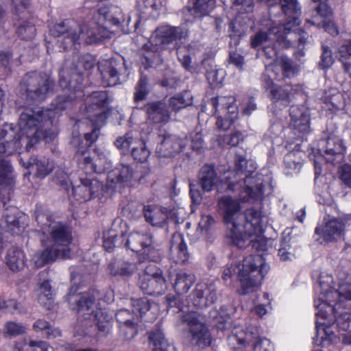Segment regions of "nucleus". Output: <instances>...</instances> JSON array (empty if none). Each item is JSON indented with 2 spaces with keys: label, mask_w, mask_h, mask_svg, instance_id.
I'll return each mask as SVG.
<instances>
[{
  "label": "nucleus",
  "mask_w": 351,
  "mask_h": 351,
  "mask_svg": "<svg viewBox=\"0 0 351 351\" xmlns=\"http://www.w3.org/2000/svg\"><path fill=\"white\" fill-rule=\"evenodd\" d=\"M117 147L123 152L131 150L134 160L138 162H145L147 160L150 152L147 148L144 141L134 136L132 133H127L119 137L115 141Z\"/></svg>",
  "instance_id": "nucleus-18"
},
{
  "label": "nucleus",
  "mask_w": 351,
  "mask_h": 351,
  "mask_svg": "<svg viewBox=\"0 0 351 351\" xmlns=\"http://www.w3.org/2000/svg\"><path fill=\"white\" fill-rule=\"evenodd\" d=\"M185 145V143L176 136L167 135L156 146V152L160 157H171L182 151Z\"/></svg>",
  "instance_id": "nucleus-25"
},
{
  "label": "nucleus",
  "mask_w": 351,
  "mask_h": 351,
  "mask_svg": "<svg viewBox=\"0 0 351 351\" xmlns=\"http://www.w3.org/2000/svg\"><path fill=\"white\" fill-rule=\"evenodd\" d=\"M339 173L341 180L351 187V166L347 165L341 166Z\"/></svg>",
  "instance_id": "nucleus-62"
},
{
  "label": "nucleus",
  "mask_w": 351,
  "mask_h": 351,
  "mask_svg": "<svg viewBox=\"0 0 351 351\" xmlns=\"http://www.w3.org/2000/svg\"><path fill=\"white\" fill-rule=\"evenodd\" d=\"M102 188L101 184L97 180H87L82 184L73 187L72 192L77 201L86 202Z\"/></svg>",
  "instance_id": "nucleus-26"
},
{
  "label": "nucleus",
  "mask_w": 351,
  "mask_h": 351,
  "mask_svg": "<svg viewBox=\"0 0 351 351\" xmlns=\"http://www.w3.org/2000/svg\"><path fill=\"white\" fill-rule=\"evenodd\" d=\"M132 172L128 165H120L108 175L107 186L110 189H121L132 185Z\"/></svg>",
  "instance_id": "nucleus-21"
},
{
  "label": "nucleus",
  "mask_w": 351,
  "mask_h": 351,
  "mask_svg": "<svg viewBox=\"0 0 351 351\" xmlns=\"http://www.w3.org/2000/svg\"><path fill=\"white\" fill-rule=\"evenodd\" d=\"M235 167L241 173H245L246 179L245 183H250L251 178L249 175L256 169V165L253 160H247L243 155L237 154L235 158Z\"/></svg>",
  "instance_id": "nucleus-39"
},
{
  "label": "nucleus",
  "mask_w": 351,
  "mask_h": 351,
  "mask_svg": "<svg viewBox=\"0 0 351 351\" xmlns=\"http://www.w3.org/2000/svg\"><path fill=\"white\" fill-rule=\"evenodd\" d=\"M17 32L22 39L28 40L35 36L36 29L33 23L24 22L19 26Z\"/></svg>",
  "instance_id": "nucleus-53"
},
{
  "label": "nucleus",
  "mask_w": 351,
  "mask_h": 351,
  "mask_svg": "<svg viewBox=\"0 0 351 351\" xmlns=\"http://www.w3.org/2000/svg\"><path fill=\"white\" fill-rule=\"evenodd\" d=\"M243 139V135L240 132H236L230 135L225 136L222 140L223 144L229 145L231 146L237 145L240 141Z\"/></svg>",
  "instance_id": "nucleus-61"
},
{
  "label": "nucleus",
  "mask_w": 351,
  "mask_h": 351,
  "mask_svg": "<svg viewBox=\"0 0 351 351\" xmlns=\"http://www.w3.org/2000/svg\"><path fill=\"white\" fill-rule=\"evenodd\" d=\"M211 103L215 109L217 128L223 130H228L238 117L235 98L232 96H220L213 98Z\"/></svg>",
  "instance_id": "nucleus-10"
},
{
  "label": "nucleus",
  "mask_w": 351,
  "mask_h": 351,
  "mask_svg": "<svg viewBox=\"0 0 351 351\" xmlns=\"http://www.w3.org/2000/svg\"><path fill=\"white\" fill-rule=\"evenodd\" d=\"M15 348L17 351H53V348L44 341H25L16 343Z\"/></svg>",
  "instance_id": "nucleus-43"
},
{
  "label": "nucleus",
  "mask_w": 351,
  "mask_h": 351,
  "mask_svg": "<svg viewBox=\"0 0 351 351\" xmlns=\"http://www.w3.org/2000/svg\"><path fill=\"white\" fill-rule=\"evenodd\" d=\"M216 300L215 289L213 285L204 282L197 285L192 294V302L195 306L203 308L212 304Z\"/></svg>",
  "instance_id": "nucleus-23"
},
{
  "label": "nucleus",
  "mask_w": 351,
  "mask_h": 351,
  "mask_svg": "<svg viewBox=\"0 0 351 351\" xmlns=\"http://www.w3.org/2000/svg\"><path fill=\"white\" fill-rule=\"evenodd\" d=\"M243 193L245 195L242 194L240 197V199L242 202H247L250 199H261L263 195V191L261 186L256 185L254 188H252L247 185Z\"/></svg>",
  "instance_id": "nucleus-51"
},
{
  "label": "nucleus",
  "mask_w": 351,
  "mask_h": 351,
  "mask_svg": "<svg viewBox=\"0 0 351 351\" xmlns=\"http://www.w3.org/2000/svg\"><path fill=\"white\" fill-rule=\"evenodd\" d=\"M225 10L231 16L252 12L254 8L252 0H221Z\"/></svg>",
  "instance_id": "nucleus-30"
},
{
  "label": "nucleus",
  "mask_w": 351,
  "mask_h": 351,
  "mask_svg": "<svg viewBox=\"0 0 351 351\" xmlns=\"http://www.w3.org/2000/svg\"><path fill=\"white\" fill-rule=\"evenodd\" d=\"M183 322L189 326L188 337L193 346L204 349L210 344V334L199 315L191 311L183 316Z\"/></svg>",
  "instance_id": "nucleus-11"
},
{
  "label": "nucleus",
  "mask_w": 351,
  "mask_h": 351,
  "mask_svg": "<svg viewBox=\"0 0 351 351\" xmlns=\"http://www.w3.org/2000/svg\"><path fill=\"white\" fill-rule=\"evenodd\" d=\"M295 155L289 154L285 158V171L287 175L298 174L302 167V164L299 161H295Z\"/></svg>",
  "instance_id": "nucleus-50"
},
{
  "label": "nucleus",
  "mask_w": 351,
  "mask_h": 351,
  "mask_svg": "<svg viewBox=\"0 0 351 351\" xmlns=\"http://www.w3.org/2000/svg\"><path fill=\"white\" fill-rule=\"evenodd\" d=\"M147 80L145 77H141L138 81L136 90L134 95L136 101L144 99L147 94Z\"/></svg>",
  "instance_id": "nucleus-59"
},
{
  "label": "nucleus",
  "mask_w": 351,
  "mask_h": 351,
  "mask_svg": "<svg viewBox=\"0 0 351 351\" xmlns=\"http://www.w3.org/2000/svg\"><path fill=\"white\" fill-rule=\"evenodd\" d=\"M324 224L317 227L315 233L326 241H332L341 237L343 230V223L337 219L326 218L324 220Z\"/></svg>",
  "instance_id": "nucleus-22"
},
{
  "label": "nucleus",
  "mask_w": 351,
  "mask_h": 351,
  "mask_svg": "<svg viewBox=\"0 0 351 351\" xmlns=\"http://www.w3.org/2000/svg\"><path fill=\"white\" fill-rule=\"evenodd\" d=\"M88 100L89 101H93L94 106L99 108V117L101 119L104 117H106V112H104V107L107 101L106 93L102 91L94 92L90 96Z\"/></svg>",
  "instance_id": "nucleus-48"
},
{
  "label": "nucleus",
  "mask_w": 351,
  "mask_h": 351,
  "mask_svg": "<svg viewBox=\"0 0 351 351\" xmlns=\"http://www.w3.org/2000/svg\"><path fill=\"white\" fill-rule=\"evenodd\" d=\"M320 293L315 299L316 308V329L317 340L321 339L320 343L326 341L336 342L337 339L330 326L335 322L337 326L342 330H351V315L348 312L338 311L341 308L350 307L351 302V283H341L337 291L328 289L320 282Z\"/></svg>",
  "instance_id": "nucleus-3"
},
{
  "label": "nucleus",
  "mask_w": 351,
  "mask_h": 351,
  "mask_svg": "<svg viewBox=\"0 0 351 351\" xmlns=\"http://www.w3.org/2000/svg\"><path fill=\"white\" fill-rule=\"evenodd\" d=\"M337 53L342 64L351 61V40L342 44L339 47Z\"/></svg>",
  "instance_id": "nucleus-55"
},
{
  "label": "nucleus",
  "mask_w": 351,
  "mask_h": 351,
  "mask_svg": "<svg viewBox=\"0 0 351 351\" xmlns=\"http://www.w3.org/2000/svg\"><path fill=\"white\" fill-rule=\"evenodd\" d=\"M26 328L21 324L15 322H8L3 328V335L6 338H12L25 333Z\"/></svg>",
  "instance_id": "nucleus-46"
},
{
  "label": "nucleus",
  "mask_w": 351,
  "mask_h": 351,
  "mask_svg": "<svg viewBox=\"0 0 351 351\" xmlns=\"http://www.w3.org/2000/svg\"><path fill=\"white\" fill-rule=\"evenodd\" d=\"M123 234L119 237L117 233L111 230L104 234V247L108 250L110 251L116 245H119L122 243V238Z\"/></svg>",
  "instance_id": "nucleus-49"
},
{
  "label": "nucleus",
  "mask_w": 351,
  "mask_h": 351,
  "mask_svg": "<svg viewBox=\"0 0 351 351\" xmlns=\"http://www.w3.org/2000/svg\"><path fill=\"white\" fill-rule=\"evenodd\" d=\"M280 3L282 9L286 14L297 15L298 11L300 10L297 0H280ZM292 19L286 24L277 27L272 26L269 22L266 24V26H269V32L261 29L251 38V46L255 49L262 47L267 58L271 60L269 62H265L267 71L276 72L280 69L287 77L293 76L295 73V69L287 57H278L277 51L271 45H273L274 39H276L277 44L282 47L287 48L290 46V42L285 39V35L291 33V30L295 33L296 27L300 23L297 16H293Z\"/></svg>",
  "instance_id": "nucleus-4"
},
{
  "label": "nucleus",
  "mask_w": 351,
  "mask_h": 351,
  "mask_svg": "<svg viewBox=\"0 0 351 351\" xmlns=\"http://www.w3.org/2000/svg\"><path fill=\"white\" fill-rule=\"evenodd\" d=\"M140 287L147 294L159 295L165 292L167 283L161 269L149 265L140 276Z\"/></svg>",
  "instance_id": "nucleus-16"
},
{
  "label": "nucleus",
  "mask_w": 351,
  "mask_h": 351,
  "mask_svg": "<svg viewBox=\"0 0 351 351\" xmlns=\"http://www.w3.org/2000/svg\"><path fill=\"white\" fill-rule=\"evenodd\" d=\"M14 183L13 169L9 161L0 159V188L12 186Z\"/></svg>",
  "instance_id": "nucleus-42"
},
{
  "label": "nucleus",
  "mask_w": 351,
  "mask_h": 351,
  "mask_svg": "<svg viewBox=\"0 0 351 351\" xmlns=\"http://www.w3.org/2000/svg\"><path fill=\"white\" fill-rule=\"evenodd\" d=\"M345 147L341 140L329 138L326 143L325 158L328 162H334L336 160H341L345 152Z\"/></svg>",
  "instance_id": "nucleus-33"
},
{
  "label": "nucleus",
  "mask_w": 351,
  "mask_h": 351,
  "mask_svg": "<svg viewBox=\"0 0 351 351\" xmlns=\"http://www.w3.org/2000/svg\"><path fill=\"white\" fill-rule=\"evenodd\" d=\"M322 23V27L325 29L326 32L329 33L332 36H336L339 34V30L337 27L333 20L330 18L326 20H322L319 22L317 19V17H315L312 21V24L314 25H317V27H320Z\"/></svg>",
  "instance_id": "nucleus-52"
},
{
  "label": "nucleus",
  "mask_w": 351,
  "mask_h": 351,
  "mask_svg": "<svg viewBox=\"0 0 351 351\" xmlns=\"http://www.w3.org/2000/svg\"><path fill=\"white\" fill-rule=\"evenodd\" d=\"M1 309L11 313H16L18 312H21L20 304L14 300L2 301Z\"/></svg>",
  "instance_id": "nucleus-60"
},
{
  "label": "nucleus",
  "mask_w": 351,
  "mask_h": 351,
  "mask_svg": "<svg viewBox=\"0 0 351 351\" xmlns=\"http://www.w3.org/2000/svg\"><path fill=\"white\" fill-rule=\"evenodd\" d=\"M178 57L182 66L187 70L190 69L191 54H195V48L193 46L189 45L187 47H178Z\"/></svg>",
  "instance_id": "nucleus-47"
},
{
  "label": "nucleus",
  "mask_w": 351,
  "mask_h": 351,
  "mask_svg": "<svg viewBox=\"0 0 351 351\" xmlns=\"http://www.w3.org/2000/svg\"><path fill=\"white\" fill-rule=\"evenodd\" d=\"M199 184L205 192H210L217 190L219 193L234 191V187L238 184H233L228 180V176L221 179L215 168L211 165H204L202 167L199 173Z\"/></svg>",
  "instance_id": "nucleus-12"
},
{
  "label": "nucleus",
  "mask_w": 351,
  "mask_h": 351,
  "mask_svg": "<svg viewBox=\"0 0 351 351\" xmlns=\"http://www.w3.org/2000/svg\"><path fill=\"white\" fill-rule=\"evenodd\" d=\"M145 109L148 119L155 123H165L169 120V113L164 104H149Z\"/></svg>",
  "instance_id": "nucleus-31"
},
{
  "label": "nucleus",
  "mask_w": 351,
  "mask_h": 351,
  "mask_svg": "<svg viewBox=\"0 0 351 351\" xmlns=\"http://www.w3.org/2000/svg\"><path fill=\"white\" fill-rule=\"evenodd\" d=\"M187 30L182 27H171L164 25L158 27L154 35L151 37V40L144 45V48L147 51L156 52L160 49H162L169 45H172L173 47H176L178 41L184 38L187 36Z\"/></svg>",
  "instance_id": "nucleus-9"
},
{
  "label": "nucleus",
  "mask_w": 351,
  "mask_h": 351,
  "mask_svg": "<svg viewBox=\"0 0 351 351\" xmlns=\"http://www.w3.org/2000/svg\"><path fill=\"white\" fill-rule=\"evenodd\" d=\"M36 295L38 301L41 305L47 308L51 307L53 300V294L49 281H43L39 285L36 290Z\"/></svg>",
  "instance_id": "nucleus-41"
},
{
  "label": "nucleus",
  "mask_w": 351,
  "mask_h": 351,
  "mask_svg": "<svg viewBox=\"0 0 351 351\" xmlns=\"http://www.w3.org/2000/svg\"><path fill=\"white\" fill-rule=\"evenodd\" d=\"M27 169H36V176L40 178H44L47 176L53 169V165L47 158H42L37 159L31 158L27 164L23 163Z\"/></svg>",
  "instance_id": "nucleus-36"
},
{
  "label": "nucleus",
  "mask_w": 351,
  "mask_h": 351,
  "mask_svg": "<svg viewBox=\"0 0 351 351\" xmlns=\"http://www.w3.org/2000/svg\"><path fill=\"white\" fill-rule=\"evenodd\" d=\"M225 77V72L223 69H214L207 73V80L213 87H217L222 84Z\"/></svg>",
  "instance_id": "nucleus-54"
},
{
  "label": "nucleus",
  "mask_w": 351,
  "mask_h": 351,
  "mask_svg": "<svg viewBox=\"0 0 351 351\" xmlns=\"http://www.w3.org/2000/svg\"><path fill=\"white\" fill-rule=\"evenodd\" d=\"M133 313H131L126 309H121L116 315L119 325H125L130 323H137L138 316L142 317L146 313L153 315L155 317L158 315L160 309L156 303H151L146 298L135 300L132 302Z\"/></svg>",
  "instance_id": "nucleus-14"
},
{
  "label": "nucleus",
  "mask_w": 351,
  "mask_h": 351,
  "mask_svg": "<svg viewBox=\"0 0 351 351\" xmlns=\"http://www.w3.org/2000/svg\"><path fill=\"white\" fill-rule=\"evenodd\" d=\"M269 269V267L263 256L251 255L246 256L239 265L224 268L222 277L226 280L230 278L232 272L237 274L240 282V289L237 291L241 295H245L256 292L259 289Z\"/></svg>",
  "instance_id": "nucleus-7"
},
{
  "label": "nucleus",
  "mask_w": 351,
  "mask_h": 351,
  "mask_svg": "<svg viewBox=\"0 0 351 351\" xmlns=\"http://www.w3.org/2000/svg\"><path fill=\"white\" fill-rule=\"evenodd\" d=\"M115 66L116 62L112 60H102L99 62V70L104 86H114L119 82V78Z\"/></svg>",
  "instance_id": "nucleus-27"
},
{
  "label": "nucleus",
  "mask_w": 351,
  "mask_h": 351,
  "mask_svg": "<svg viewBox=\"0 0 351 351\" xmlns=\"http://www.w3.org/2000/svg\"><path fill=\"white\" fill-rule=\"evenodd\" d=\"M218 206L223 212L226 237L230 245L243 249L252 244L258 250H265L263 226L267 217L261 209L251 208L241 213L238 201L228 195L221 197Z\"/></svg>",
  "instance_id": "nucleus-2"
},
{
  "label": "nucleus",
  "mask_w": 351,
  "mask_h": 351,
  "mask_svg": "<svg viewBox=\"0 0 351 351\" xmlns=\"http://www.w3.org/2000/svg\"><path fill=\"white\" fill-rule=\"evenodd\" d=\"M334 63V58L332 55L331 49L325 45L322 46V53L321 56L320 66L322 69H328Z\"/></svg>",
  "instance_id": "nucleus-58"
},
{
  "label": "nucleus",
  "mask_w": 351,
  "mask_h": 351,
  "mask_svg": "<svg viewBox=\"0 0 351 351\" xmlns=\"http://www.w3.org/2000/svg\"><path fill=\"white\" fill-rule=\"evenodd\" d=\"M229 346L234 350H241L251 343H254V351H274L271 341L259 337L258 329L254 326L244 328L236 326L228 337Z\"/></svg>",
  "instance_id": "nucleus-8"
},
{
  "label": "nucleus",
  "mask_w": 351,
  "mask_h": 351,
  "mask_svg": "<svg viewBox=\"0 0 351 351\" xmlns=\"http://www.w3.org/2000/svg\"><path fill=\"white\" fill-rule=\"evenodd\" d=\"M290 126L295 134L302 137L309 130V113L305 106H292L290 108Z\"/></svg>",
  "instance_id": "nucleus-19"
},
{
  "label": "nucleus",
  "mask_w": 351,
  "mask_h": 351,
  "mask_svg": "<svg viewBox=\"0 0 351 351\" xmlns=\"http://www.w3.org/2000/svg\"><path fill=\"white\" fill-rule=\"evenodd\" d=\"M214 0H189V8L193 14L201 17L208 14L213 9Z\"/></svg>",
  "instance_id": "nucleus-40"
},
{
  "label": "nucleus",
  "mask_w": 351,
  "mask_h": 351,
  "mask_svg": "<svg viewBox=\"0 0 351 351\" xmlns=\"http://www.w3.org/2000/svg\"><path fill=\"white\" fill-rule=\"evenodd\" d=\"M195 280V278L193 274L184 271H178L173 282L174 289L178 294L186 293L194 284Z\"/></svg>",
  "instance_id": "nucleus-35"
},
{
  "label": "nucleus",
  "mask_w": 351,
  "mask_h": 351,
  "mask_svg": "<svg viewBox=\"0 0 351 351\" xmlns=\"http://www.w3.org/2000/svg\"><path fill=\"white\" fill-rule=\"evenodd\" d=\"M71 106L70 99L60 96L51 108H26L20 116L17 130L11 123H5L0 128V153L12 154L23 145L29 151L41 138H51V134L47 132L51 125V119Z\"/></svg>",
  "instance_id": "nucleus-1"
},
{
  "label": "nucleus",
  "mask_w": 351,
  "mask_h": 351,
  "mask_svg": "<svg viewBox=\"0 0 351 351\" xmlns=\"http://www.w3.org/2000/svg\"><path fill=\"white\" fill-rule=\"evenodd\" d=\"M149 341L152 351H176L175 346L165 338L160 328H156L149 333Z\"/></svg>",
  "instance_id": "nucleus-28"
},
{
  "label": "nucleus",
  "mask_w": 351,
  "mask_h": 351,
  "mask_svg": "<svg viewBox=\"0 0 351 351\" xmlns=\"http://www.w3.org/2000/svg\"><path fill=\"white\" fill-rule=\"evenodd\" d=\"M36 220L41 224L40 241L45 249L32 255L31 265L34 268H40L58 258H71L72 249L69 245L72 238L70 231L61 223L45 215H37Z\"/></svg>",
  "instance_id": "nucleus-5"
},
{
  "label": "nucleus",
  "mask_w": 351,
  "mask_h": 351,
  "mask_svg": "<svg viewBox=\"0 0 351 351\" xmlns=\"http://www.w3.org/2000/svg\"><path fill=\"white\" fill-rule=\"evenodd\" d=\"M278 256L282 261H291L294 257L291 245L285 239L281 241L280 247L278 250Z\"/></svg>",
  "instance_id": "nucleus-57"
},
{
  "label": "nucleus",
  "mask_w": 351,
  "mask_h": 351,
  "mask_svg": "<svg viewBox=\"0 0 351 351\" xmlns=\"http://www.w3.org/2000/svg\"><path fill=\"white\" fill-rule=\"evenodd\" d=\"M215 223L214 219L210 215H202L199 222V229L207 230Z\"/></svg>",
  "instance_id": "nucleus-63"
},
{
  "label": "nucleus",
  "mask_w": 351,
  "mask_h": 351,
  "mask_svg": "<svg viewBox=\"0 0 351 351\" xmlns=\"http://www.w3.org/2000/svg\"><path fill=\"white\" fill-rule=\"evenodd\" d=\"M5 263L13 271L17 272L26 266L27 258L23 250L19 248H10L5 256Z\"/></svg>",
  "instance_id": "nucleus-29"
},
{
  "label": "nucleus",
  "mask_w": 351,
  "mask_h": 351,
  "mask_svg": "<svg viewBox=\"0 0 351 351\" xmlns=\"http://www.w3.org/2000/svg\"><path fill=\"white\" fill-rule=\"evenodd\" d=\"M143 215L145 221L154 227L164 226L168 219L172 217L171 210L157 204H149L144 206Z\"/></svg>",
  "instance_id": "nucleus-20"
},
{
  "label": "nucleus",
  "mask_w": 351,
  "mask_h": 351,
  "mask_svg": "<svg viewBox=\"0 0 351 351\" xmlns=\"http://www.w3.org/2000/svg\"><path fill=\"white\" fill-rule=\"evenodd\" d=\"M317 14L322 19V20H326L330 18L332 12L327 4L321 3L317 7Z\"/></svg>",
  "instance_id": "nucleus-64"
},
{
  "label": "nucleus",
  "mask_w": 351,
  "mask_h": 351,
  "mask_svg": "<svg viewBox=\"0 0 351 351\" xmlns=\"http://www.w3.org/2000/svg\"><path fill=\"white\" fill-rule=\"evenodd\" d=\"M266 89L269 92L271 99L275 103L287 106L290 102L289 90L274 84L272 82H266Z\"/></svg>",
  "instance_id": "nucleus-34"
},
{
  "label": "nucleus",
  "mask_w": 351,
  "mask_h": 351,
  "mask_svg": "<svg viewBox=\"0 0 351 351\" xmlns=\"http://www.w3.org/2000/svg\"><path fill=\"white\" fill-rule=\"evenodd\" d=\"M171 252L176 262L184 263L188 259L187 246L182 234L175 233L171 239Z\"/></svg>",
  "instance_id": "nucleus-32"
},
{
  "label": "nucleus",
  "mask_w": 351,
  "mask_h": 351,
  "mask_svg": "<svg viewBox=\"0 0 351 351\" xmlns=\"http://www.w3.org/2000/svg\"><path fill=\"white\" fill-rule=\"evenodd\" d=\"M86 145L80 146L76 152L75 158L79 164L84 165L88 173H101L110 168L111 162L105 150L95 149L94 157L90 158L86 152Z\"/></svg>",
  "instance_id": "nucleus-13"
},
{
  "label": "nucleus",
  "mask_w": 351,
  "mask_h": 351,
  "mask_svg": "<svg viewBox=\"0 0 351 351\" xmlns=\"http://www.w3.org/2000/svg\"><path fill=\"white\" fill-rule=\"evenodd\" d=\"M112 32L106 27L99 25L96 23L84 25L80 29V33L71 32L65 39L67 45L75 46L80 39H83L88 44H92L104 38H110Z\"/></svg>",
  "instance_id": "nucleus-17"
},
{
  "label": "nucleus",
  "mask_w": 351,
  "mask_h": 351,
  "mask_svg": "<svg viewBox=\"0 0 351 351\" xmlns=\"http://www.w3.org/2000/svg\"><path fill=\"white\" fill-rule=\"evenodd\" d=\"M110 272L113 276H121L126 278L132 276L136 270L134 263L125 261H116L109 265Z\"/></svg>",
  "instance_id": "nucleus-37"
},
{
  "label": "nucleus",
  "mask_w": 351,
  "mask_h": 351,
  "mask_svg": "<svg viewBox=\"0 0 351 351\" xmlns=\"http://www.w3.org/2000/svg\"><path fill=\"white\" fill-rule=\"evenodd\" d=\"M193 103V95L189 91H184L172 97L169 99V106L174 111L191 105Z\"/></svg>",
  "instance_id": "nucleus-44"
},
{
  "label": "nucleus",
  "mask_w": 351,
  "mask_h": 351,
  "mask_svg": "<svg viewBox=\"0 0 351 351\" xmlns=\"http://www.w3.org/2000/svg\"><path fill=\"white\" fill-rule=\"evenodd\" d=\"M254 306L250 308L252 312H254L258 317H262L268 312V308L270 306V301L269 295L264 293L261 297L258 296L253 299Z\"/></svg>",
  "instance_id": "nucleus-45"
},
{
  "label": "nucleus",
  "mask_w": 351,
  "mask_h": 351,
  "mask_svg": "<svg viewBox=\"0 0 351 351\" xmlns=\"http://www.w3.org/2000/svg\"><path fill=\"white\" fill-rule=\"evenodd\" d=\"M35 84H38V87L36 89H29V95L38 101L44 100L49 95L51 94L53 82L50 77L44 74L43 75H38L34 74V76L31 77L29 86H33Z\"/></svg>",
  "instance_id": "nucleus-24"
},
{
  "label": "nucleus",
  "mask_w": 351,
  "mask_h": 351,
  "mask_svg": "<svg viewBox=\"0 0 351 351\" xmlns=\"http://www.w3.org/2000/svg\"><path fill=\"white\" fill-rule=\"evenodd\" d=\"M152 237L144 231L131 232L125 245L132 251L141 252L145 260L157 261L159 259L158 252L152 246Z\"/></svg>",
  "instance_id": "nucleus-15"
},
{
  "label": "nucleus",
  "mask_w": 351,
  "mask_h": 351,
  "mask_svg": "<svg viewBox=\"0 0 351 351\" xmlns=\"http://www.w3.org/2000/svg\"><path fill=\"white\" fill-rule=\"evenodd\" d=\"M98 298L99 293L95 290L77 293L71 291L67 295L70 308L79 314L75 326L78 333L88 334L94 328L106 334L110 332L113 315L106 308L99 307Z\"/></svg>",
  "instance_id": "nucleus-6"
},
{
  "label": "nucleus",
  "mask_w": 351,
  "mask_h": 351,
  "mask_svg": "<svg viewBox=\"0 0 351 351\" xmlns=\"http://www.w3.org/2000/svg\"><path fill=\"white\" fill-rule=\"evenodd\" d=\"M25 217L24 215L16 217L14 212H10L3 217L1 226L4 229L10 232L12 234H19L21 229L24 228V226L21 224V220Z\"/></svg>",
  "instance_id": "nucleus-38"
},
{
  "label": "nucleus",
  "mask_w": 351,
  "mask_h": 351,
  "mask_svg": "<svg viewBox=\"0 0 351 351\" xmlns=\"http://www.w3.org/2000/svg\"><path fill=\"white\" fill-rule=\"evenodd\" d=\"M137 323H130L125 325H119L120 334L125 340L133 339L137 334Z\"/></svg>",
  "instance_id": "nucleus-56"
}]
</instances>
